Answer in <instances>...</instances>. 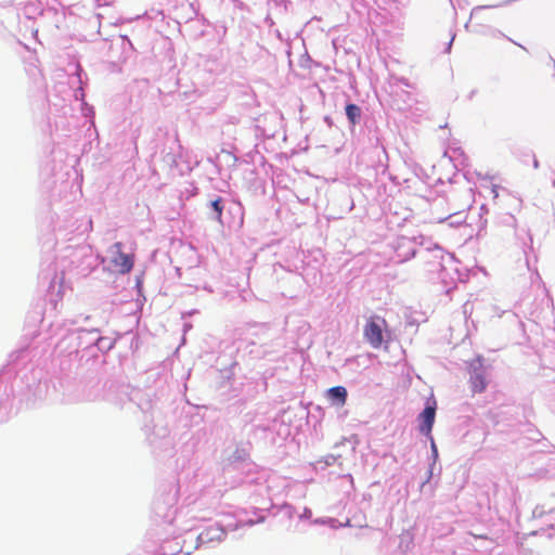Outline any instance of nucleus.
I'll use <instances>...</instances> for the list:
<instances>
[{"label": "nucleus", "mask_w": 555, "mask_h": 555, "mask_svg": "<svg viewBox=\"0 0 555 555\" xmlns=\"http://www.w3.org/2000/svg\"><path fill=\"white\" fill-rule=\"evenodd\" d=\"M49 339L51 344H54V348L59 350L61 353H67L68 356L75 354L76 357L80 353V350H70L74 344H70V340H66L64 345L59 346L62 341V336H55L53 331L51 330V324L49 325Z\"/></svg>", "instance_id": "obj_19"}, {"label": "nucleus", "mask_w": 555, "mask_h": 555, "mask_svg": "<svg viewBox=\"0 0 555 555\" xmlns=\"http://www.w3.org/2000/svg\"><path fill=\"white\" fill-rule=\"evenodd\" d=\"M13 408V389L5 386L0 395V423L5 422Z\"/></svg>", "instance_id": "obj_14"}, {"label": "nucleus", "mask_w": 555, "mask_h": 555, "mask_svg": "<svg viewBox=\"0 0 555 555\" xmlns=\"http://www.w3.org/2000/svg\"><path fill=\"white\" fill-rule=\"evenodd\" d=\"M531 158L527 157L526 156V151L522 153L521 157H520V160L524 163V164H528V162L530 160Z\"/></svg>", "instance_id": "obj_47"}, {"label": "nucleus", "mask_w": 555, "mask_h": 555, "mask_svg": "<svg viewBox=\"0 0 555 555\" xmlns=\"http://www.w3.org/2000/svg\"><path fill=\"white\" fill-rule=\"evenodd\" d=\"M270 513L273 516L281 515L287 519H292L296 514V508L289 503H283L281 505H272Z\"/></svg>", "instance_id": "obj_21"}, {"label": "nucleus", "mask_w": 555, "mask_h": 555, "mask_svg": "<svg viewBox=\"0 0 555 555\" xmlns=\"http://www.w3.org/2000/svg\"><path fill=\"white\" fill-rule=\"evenodd\" d=\"M345 115L349 124V129L354 130L356 126L360 125L363 118L362 108L352 102H347L345 105Z\"/></svg>", "instance_id": "obj_15"}, {"label": "nucleus", "mask_w": 555, "mask_h": 555, "mask_svg": "<svg viewBox=\"0 0 555 555\" xmlns=\"http://www.w3.org/2000/svg\"><path fill=\"white\" fill-rule=\"evenodd\" d=\"M456 4L461 7V0H455Z\"/></svg>", "instance_id": "obj_57"}, {"label": "nucleus", "mask_w": 555, "mask_h": 555, "mask_svg": "<svg viewBox=\"0 0 555 555\" xmlns=\"http://www.w3.org/2000/svg\"><path fill=\"white\" fill-rule=\"evenodd\" d=\"M483 28H487L488 30H490V31H491V33H493L494 35L505 37V35H504L502 31L496 30V29H491V28H489V27H485V26H482V25H476V26H474L473 31H474V33H477V34H486V31L483 30Z\"/></svg>", "instance_id": "obj_30"}, {"label": "nucleus", "mask_w": 555, "mask_h": 555, "mask_svg": "<svg viewBox=\"0 0 555 555\" xmlns=\"http://www.w3.org/2000/svg\"><path fill=\"white\" fill-rule=\"evenodd\" d=\"M526 156L532 159V166L534 169L540 167V163L531 150L526 151Z\"/></svg>", "instance_id": "obj_35"}, {"label": "nucleus", "mask_w": 555, "mask_h": 555, "mask_svg": "<svg viewBox=\"0 0 555 555\" xmlns=\"http://www.w3.org/2000/svg\"><path fill=\"white\" fill-rule=\"evenodd\" d=\"M191 328H192V324H191V323H184V324H183V331H184V333H185V332H188V331H190Z\"/></svg>", "instance_id": "obj_48"}, {"label": "nucleus", "mask_w": 555, "mask_h": 555, "mask_svg": "<svg viewBox=\"0 0 555 555\" xmlns=\"http://www.w3.org/2000/svg\"><path fill=\"white\" fill-rule=\"evenodd\" d=\"M422 242L423 244L421 245V248H424L426 251L442 250L441 247L431 240V237L425 236V240Z\"/></svg>", "instance_id": "obj_27"}, {"label": "nucleus", "mask_w": 555, "mask_h": 555, "mask_svg": "<svg viewBox=\"0 0 555 555\" xmlns=\"http://www.w3.org/2000/svg\"><path fill=\"white\" fill-rule=\"evenodd\" d=\"M250 350H249V353L253 354L255 358H261V357H264L267 354V351H260L258 350L257 346L255 343H251L250 344Z\"/></svg>", "instance_id": "obj_33"}, {"label": "nucleus", "mask_w": 555, "mask_h": 555, "mask_svg": "<svg viewBox=\"0 0 555 555\" xmlns=\"http://www.w3.org/2000/svg\"><path fill=\"white\" fill-rule=\"evenodd\" d=\"M437 402L434 397L426 400L424 409L417 416L418 431L425 437H431L433 427L436 420Z\"/></svg>", "instance_id": "obj_10"}, {"label": "nucleus", "mask_w": 555, "mask_h": 555, "mask_svg": "<svg viewBox=\"0 0 555 555\" xmlns=\"http://www.w3.org/2000/svg\"><path fill=\"white\" fill-rule=\"evenodd\" d=\"M397 81L401 85H403L404 87H408V88H412V83L410 82V80L405 77H400L397 79Z\"/></svg>", "instance_id": "obj_40"}, {"label": "nucleus", "mask_w": 555, "mask_h": 555, "mask_svg": "<svg viewBox=\"0 0 555 555\" xmlns=\"http://www.w3.org/2000/svg\"><path fill=\"white\" fill-rule=\"evenodd\" d=\"M138 291L140 292L141 291V287H142V281L138 278L137 279V284H135Z\"/></svg>", "instance_id": "obj_51"}, {"label": "nucleus", "mask_w": 555, "mask_h": 555, "mask_svg": "<svg viewBox=\"0 0 555 555\" xmlns=\"http://www.w3.org/2000/svg\"><path fill=\"white\" fill-rule=\"evenodd\" d=\"M311 517H312V511L309 507H304L302 513H300L298 515V518L300 520H307V519H310Z\"/></svg>", "instance_id": "obj_36"}, {"label": "nucleus", "mask_w": 555, "mask_h": 555, "mask_svg": "<svg viewBox=\"0 0 555 555\" xmlns=\"http://www.w3.org/2000/svg\"><path fill=\"white\" fill-rule=\"evenodd\" d=\"M120 38L122 40V44L127 43L131 50L133 49V46H132L130 39L128 38V36H120Z\"/></svg>", "instance_id": "obj_44"}, {"label": "nucleus", "mask_w": 555, "mask_h": 555, "mask_svg": "<svg viewBox=\"0 0 555 555\" xmlns=\"http://www.w3.org/2000/svg\"><path fill=\"white\" fill-rule=\"evenodd\" d=\"M465 29L468 30L469 29V22L465 24Z\"/></svg>", "instance_id": "obj_55"}, {"label": "nucleus", "mask_w": 555, "mask_h": 555, "mask_svg": "<svg viewBox=\"0 0 555 555\" xmlns=\"http://www.w3.org/2000/svg\"><path fill=\"white\" fill-rule=\"evenodd\" d=\"M347 398L348 391L344 386H334L326 390V399L336 408L345 405Z\"/></svg>", "instance_id": "obj_17"}, {"label": "nucleus", "mask_w": 555, "mask_h": 555, "mask_svg": "<svg viewBox=\"0 0 555 555\" xmlns=\"http://www.w3.org/2000/svg\"><path fill=\"white\" fill-rule=\"evenodd\" d=\"M398 78H400V76H397V75L391 74V75L389 76V83H390L391 86H397V85H399V82L397 81V79H398Z\"/></svg>", "instance_id": "obj_43"}, {"label": "nucleus", "mask_w": 555, "mask_h": 555, "mask_svg": "<svg viewBox=\"0 0 555 555\" xmlns=\"http://www.w3.org/2000/svg\"><path fill=\"white\" fill-rule=\"evenodd\" d=\"M527 433H528L529 440L539 442L542 438V434L538 429H535L531 426H528Z\"/></svg>", "instance_id": "obj_29"}, {"label": "nucleus", "mask_w": 555, "mask_h": 555, "mask_svg": "<svg viewBox=\"0 0 555 555\" xmlns=\"http://www.w3.org/2000/svg\"><path fill=\"white\" fill-rule=\"evenodd\" d=\"M48 392V383L44 380L37 379L36 377H31V383L27 384L26 392L24 397L27 402H37L43 400Z\"/></svg>", "instance_id": "obj_13"}, {"label": "nucleus", "mask_w": 555, "mask_h": 555, "mask_svg": "<svg viewBox=\"0 0 555 555\" xmlns=\"http://www.w3.org/2000/svg\"><path fill=\"white\" fill-rule=\"evenodd\" d=\"M435 466L436 465H434V464H429V467L426 473L427 474L426 479L421 485V491L426 492L428 490L430 493L434 492V487L430 485V480L434 477Z\"/></svg>", "instance_id": "obj_24"}, {"label": "nucleus", "mask_w": 555, "mask_h": 555, "mask_svg": "<svg viewBox=\"0 0 555 555\" xmlns=\"http://www.w3.org/2000/svg\"><path fill=\"white\" fill-rule=\"evenodd\" d=\"M513 2V0H505L503 2H501L500 4H494V5H477L475 7L472 12H470V18L469 21L477 15L478 12L482 11V10H487V9H492V8H499V7H505V5H508Z\"/></svg>", "instance_id": "obj_26"}, {"label": "nucleus", "mask_w": 555, "mask_h": 555, "mask_svg": "<svg viewBox=\"0 0 555 555\" xmlns=\"http://www.w3.org/2000/svg\"><path fill=\"white\" fill-rule=\"evenodd\" d=\"M346 526H350V520L349 519H347V521L343 524V527H346Z\"/></svg>", "instance_id": "obj_53"}, {"label": "nucleus", "mask_w": 555, "mask_h": 555, "mask_svg": "<svg viewBox=\"0 0 555 555\" xmlns=\"http://www.w3.org/2000/svg\"><path fill=\"white\" fill-rule=\"evenodd\" d=\"M327 526H330L333 529H337V528L343 527V524L339 522V520L336 518L327 517Z\"/></svg>", "instance_id": "obj_37"}, {"label": "nucleus", "mask_w": 555, "mask_h": 555, "mask_svg": "<svg viewBox=\"0 0 555 555\" xmlns=\"http://www.w3.org/2000/svg\"><path fill=\"white\" fill-rule=\"evenodd\" d=\"M393 248L400 262L408 261L414 258L417 254V249L414 248L413 241H411L408 235L397 237Z\"/></svg>", "instance_id": "obj_12"}, {"label": "nucleus", "mask_w": 555, "mask_h": 555, "mask_svg": "<svg viewBox=\"0 0 555 555\" xmlns=\"http://www.w3.org/2000/svg\"><path fill=\"white\" fill-rule=\"evenodd\" d=\"M488 208L486 207V205H481L480 208H479V214H481L482 216L483 215H487L488 214Z\"/></svg>", "instance_id": "obj_46"}, {"label": "nucleus", "mask_w": 555, "mask_h": 555, "mask_svg": "<svg viewBox=\"0 0 555 555\" xmlns=\"http://www.w3.org/2000/svg\"><path fill=\"white\" fill-rule=\"evenodd\" d=\"M115 344H116L115 338L109 337V336H103L99 332V336H96V345L94 348V352L96 353V356L99 353L104 354V353L108 352L109 350H112L114 348Z\"/></svg>", "instance_id": "obj_20"}, {"label": "nucleus", "mask_w": 555, "mask_h": 555, "mask_svg": "<svg viewBox=\"0 0 555 555\" xmlns=\"http://www.w3.org/2000/svg\"><path fill=\"white\" fill-rule=\"evenodd\" d=\"M454 39H455V34H452L450 41L446 46L444 53H450L451 52Z\"/></svg>", "instance_id": "obj_41"}, {"label": "nucleus", "mask_w": 555, "mask_h": 555, "mask_svg": "<svg viewBox=\"0 0 555 555\" xmlns=\"http://www.w3.org/2000/svg\"><path fill=\"white\" fill-rule=\"evenodd\" d=\"M469 387L474 393H481L488 386V367L482 356H477L467 365Z\"/></svg>", "instance_id": "obj_7"}, {"label": "nucleus", "mask_w": 555, "mask_h": 555, "mask_svg": "<svg viewBox=\"0 0 555 555\" xmlns=\"http://www.w3.org/2000/svg\"><path fill=\"white\" fill-rule=\"evenodd\" d=\"M531 459L537 468L529 474V477L537 480L555 478V450L552 452L533 451Z\"/></svg>", "instance_id": "obj_6"}, {"label": "nucleus", "mask_w": 555, "mask_h": 555, "mask_svg": "<svg viewBox=\"0 0 555 555\" xmlns=\"http://www.w3.org/2000/svg\"><path fill=\"white\" fill-rule=\"evenodd\" d=\"M206 217L222 228L240 229L244 223V207L240 201L214 194L206 204Z\"/></svg>", "instance_id": "obj_1"}, {"label": "nucleus", "mask_w": 555, "mask_h": 555, "mask_svg": "<svg viewBox=\"0 0 555 555\" xmlns=\"http://www.w3.org/2000/svg\"><path fill=\"white\" fill-rule=\"evenodd\" d=\"M197 312H198L197 310H191L189 312L183 313L182 317L185 318L186 315H193V314H195Z\"/></svg>", "instance_id": "obj_50"}, {"label": "nucleus", "mask_w": 555, "mask_h": 555, "mask_svg": "<svg viewBox=\"0 0 555 555\" xmlns=\"http://www.w3.org/2000/svg\"><path fill=\"white\" fill-rule=\"evenodd\" d=\"M74 322H68L66 320H56L51 323V330L54 335H61L62 341L59 346L62 347L66 340H70L73 348L70 350H80L81 358H96V353L94 352V348L96 345V336H99L98 328L91 330H74L70 326Z\"/></svg>", "instance_id": "obj_2"}, {"label": "nucleus", "mask_w": 555, "mask_h": 555, "mask_svg": "<svg viewBox=\"0 0 555 555\" xmlns=\"http://www.w3.org/2000/svg\"><path fill=\"white\" fill-rule=\"evenodd\" d=\"M430 441V463L429 464H434L436 465L437 461H438V457H439V453H438V448H437V444L435 442V439L434 437H427Z\"/></svg>", "instance_id": "obj_28"}, {"label": "nucleus", "mask_w": 555, "mask_h": 555, "mask_svg": "<svg viewBox=\"0 0 555 555\" xmlns=\"http://www.w3.org/2000/svg\"><path fill=\"white\" fill-rule=\"evenodd\" d=\"M476 93H477V90H476V89L472 90V91L469 92V94L467 95V99H468V100H472V99L476 95Z\"/></svg>", "instance_id": "obj_49"}, {"label": "nucleus", "mask_w": 555, "mask_h": 555, "mask_svg": "<svg viewBox=\"0 0 555 555\" xmlns=\"http://www.w3.org/2000/svg\"><path fill=\"white\" fill-rule=\"evenodd\" d=\"M492 192L494 193V196L496 197L498 196V193L495 191V188H493Z\"/></svg>", "instance_id": "obj_56"}, {"label": "nucleus", "mask_w": 555, "mask_h": 555, "mask_svg": "<svg viewBox=\"0 0 555 555\" xmlns=\"http://www.w3.org/2000/svg\"><path fill=\"white\" fill-rule=\"evenodd\" d=\"M486 227H487V219L483 218L481 214H479L478 232L480 233V231L486 229Z\"/></svg>", "instance_id": "obj_38"}, {"label": "nucleus", "mask_w": 555, "mask_h": 555, "mask_svg": "<svg viewBox=\"0 0 555 555\" xmlns=\"http://www.w3.org/2000/svg\"><path fill=\"white\" fill-rule=\"evenodd\" d=\"M249 459V453L245 447L237 446L229 457L231 465H238L245 463Z\"/></svg>", "instance_id": "obj_22"}, {"label": "nucleus", "mask_w": 555, "mask_h": 555, "mask_svg": "<svg viewBox=\"0 0 555 555\" xmlns=\"http://www.w3.org/2000/svg\"><path fill=\"white\" fill-rule=\"evenodd\" d=\"M323 120H324V122H325L328 127H332V126L334 125L333 119H332V117H331V116H327V115H326V116H324Z\"/></svg>", "instance_id": "obj_45"}, {"label": "nucleus", "mask_w": 555, "mask_h": 555, "mask_svg": "<svg viewBox=\"0 0 555 555\" xmlns=\"http://www.w3.org/2000/svg\"><path fill=\"white\" fill-rule=\"evenodd\" d=\"M550 61L553 63V66H555V60L552 56H550Z\"/></svg>", "instance_id": "obj_54"}, {"label": "nucleus", "mask_w": 555, "mask_h": 555, "mask_svg": "<svg viewBox=\"0 0 555 555\" xmlns=\"http://www.w3.org/2000/svg\"><path fill=\"white\" fill-rule=\"evenodd\" d=\"M312 524L314 525H327V517L323 518V517H320V518H315Z\"/></svg>", "instance_id": "obj_42"}, {"label": "nucleus", "mask_w": 555, "mask_h": 555, "mask_svg": "<svg viewBox=\"0 0 555 555\" xmlns=\"http://www.w3.org/2000/svg\"><path fill=\"white\" fill-rule=\"evenodd\" d=\"M409 238L411 241H413V245H414V248L417 249V247H421V245L423 244V240H425V235L423 234H417V235H412V236H409Z\"/></svg>", "instance_id": "obj_34"}, {"label": "nucleus", "mask_w": 555, "mask_h": 555, "mask_svg": "<svg viewBox=\"0 0 555 555\" xmlns=\"http://www.w3.org/2000/svg\"><path fill=\"white\" fill-rule=\"evenodd\" d=\"M105 399L116 404H124L126 401H131L144 413L153 408L151 391L131 388L128 385L119 387L112 383L108 392L105 395Z\"/></svg>", "instance_id": "obj_4"}, {"label": "nucleus", "mask_w": 555, "mask_h": 555, "mask_svg": "<svg viewBox=\"0 0 555 555\" xmlns=\"http://www.w3.org/2000/svg\"><path fill=\"white\" fill-rule=\"evenodd\" d=\"M39 281L40 284L46 287L49 301L55 305L56 298L62 297L64 273H59L56 264L51 261L47 268H41L39 273Z\"/></svg>", "instance_id": "obj_5"}, {"label": "nucleus", "mask_w": 555, "mask_h": 555, "mask_svg": "<svg viewBox=\"0 0 555 555\" xmlns=\"http://www.w3.org/2000/svg\"><path fill=\"white\" fill-rule=\"evenodd\" d=\"M147 440L152 447L156 448H167L171 446V440L169 438V431L166 427H160L152 434L147 436Z\"/></svg>", "instance_id": "obj_16"}, {"label": "nucleus", "mask_w": 555, "mask_h": 555, "mask_svg": "<svg viewBox=\"0 0 555 555\" xmlns=\"http://www.w3.org/2000/svg\"><path fill=\"white\" fill-rule=\"evenodd\" d=\"M555 513V504H548V503H543L541 505H537L535 508L533 509V517L535 518H541L543 517L544 515H548V514H553Z\"/></svg>", "instance_id": "obj_23"}, {"label": "nucleus", "mask_w": 555, "mask_h": 555, "mask_svg": "<svg viewBox=\"0 0 555 555\" xmlns=\"http://www.w3.org/2000/svg\"><path fill=\"white\" fill-rule=\"evenodd\" d=\"M175 502V494L168 493L165 496L157 498L153 502V513L155 517L164 524H172L177 513Z\"/></svg>", "instance_id": "obj_9"}, {"label": "nucleus", "mask_w": 555, "mask_h": 555, "mask_svg": "<svg viewBox=\"0 0 555 555\" xmlns=\"http://www.w3.org/2000/svg\"><path fill=\"white\" fill-rule=\"evenodd\" d=\"M99 392H100V384L98 382H94V383H92V385H90V390L88 392H85L80 399L85 400V401L96 400L99 398Z\"/></svg>", "instance_id": "obj_25"}, {"label": "nucleus", "mask_w": 555, "mask_h": 555, "mask_svg": "<svg viewBox=\"0 0 555 555\" xmlns=\"http://www.w3.org/2000/svg\"><path fill=\"white\" fill-rule=\"evenodd\" d=\"M86 230H92V220L91 219L88 220V225H87Z\"/></svg>", "instance_id": "obj_52"}, {"label": "nucleus", "mask_w": 555, "mask_h": 555, "mask_svg": "<svg viewBox=\"0 0 555 555\" xmlns=\"http://www.w3.org/2000/svg\"><path fill=\"white\" fill-rule=\"evenodd\" d=\"M386 325V321L378 317L370 318L364 326V338L375 349H378L384 344L383 326Z\"/></svg>", "instance_id": "obj_11"}, {"label": "nucleus", "mask_w": 555, "mask_h": 555, "mask_svg": "<svg viewBox=\"0 0 555 555\" xmlns=\"http://www.w3.org/2000/svg\"><path fill=\"white\" fill-rule=\"evenodd\" d=\"M541 531L548 538L555 537V521L547 524L546 528H541Z\"/></svg>", "instance_id": "obj_31"}, {"label": "nucleus", "mask_w": 555, "mask_h": 555, "mask_svg": "<svg viewBox=\"0 0 555 555\" xmlns=\"http://www.w3.org/2000/svg\"><path fill=\"white\" fill-rule=\"evenodd\" d=\"M504 222H505L506 224H509V225H513V227H514V225H515V223H516V219H515V217H514L513 215H506V216H505V219H504Z\"/></svg>", "instance_id": "obj_39"}, {"label": "nucleus", "mask_w": 555, "mask_h": 555, "mask_svg": "<svg viewBox=\"0 0 555 555\" xmlns=\"http://www.w3.org/2000/svg\"><path fill=\"white\" fill-rule=\"evenodd\" d=\"M450 2H451V4H452L453 7H455V3H454V1H453V0H450Z\"/></svg>", "instance_id": "obj_58"}, {"label": "nucleus", "mask_w": 555, "mask_h": 555, "mask_svg": "<svg viewBox=\"0 0 555 555\" xmlns=\"http://www.w3.org/2000/svg\"><path fill=\"white\" fill-rule=\"evenodd\" d=\"M340 456H336L334 454H327L326 456L323 457V460L321 462L324 463L325 466H332L336 463V461L339 459Z\"/></svg>", "instance_id": "obj_32"}, {"label": "nucleus", "mask_w": 555, "mask_h": 555, "mask_svg": "<svg viewBox=\"0 0 555 555\" xmlns=\"http://www.w3.org/2000/svg\"><path fill=\"white\" fill-rule=\"evenodd\" d=\"M108 254L109 264L116 272L126 274L132 270L134 263L133 255L124 251L122 243H115L111 247Z\"/></svg>", "instance_id": "obj_8"}, {"label": "nucleus", "mask_w": 555, "mask_h": 555, "mask_svg": "<svg viewBox=\"0 0 555 555\" xmlns=\"http://www.w3.org/2000/svg\"><path fill=\"white\" fill-rule=\"evenodd\" d=\"M74 254L83 258V263L86 268L81 270L85 274H88L94 270V268L99 263L98 257L92 255V251L89 247L82 246L74 250Z\"/></svg>", "instance_id": "obj_18"}, {"label": "nucleus", "mask_w": 555, "mask_h": 555, "mask_svg": "<svg viewBox=\"0 0 555 555\" xmlns=\"http://www.w3.org/2000/svg\"><path fill=\"white\" fill-rule=\"evenodd\" d=\"M264 516H259L257 519H247V520H229L227 524L215 522L212 525L207 526L202 532L197 535L196 547L202 545L215 546L222 542L227 535L228 531H234L238 529L241 526H254L255 524L263 522Z\"/></svg>", "instance_id": "obj_3"}]
</instances>
